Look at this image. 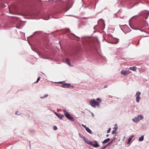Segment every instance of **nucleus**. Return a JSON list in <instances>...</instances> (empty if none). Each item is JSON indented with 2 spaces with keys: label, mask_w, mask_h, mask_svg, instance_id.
Listing matches in <instances>:
<instances>
[{
  "label": "nucleus",
  "mask_w": 149,
  "mask_h": 149,
  "mask_svg": "<svg viewBox=\"0 0 149 149\" xmlns=\"http://www.w3.org/2000/svg\"><path fill=\"white\" fill-rule=\"evenodd\" d=\"M54 127V130H56V126H53Z\"/></svg>",
  "instance_id": "a878e982"
},
{
  "label": "nucleus",
  "mask_w": 149,
  "mask_h": 149,
  "mask_svg": "<svg viewBox=\"0 0 149 149\" xmlns=\"http://www.w3.org/2000/svg\"><path fill=\"white\" fill-rule=\"evenodd\" d=\"M115 138H114L112 141H111V142H110V143H111V144L113 142V141L115 140Z\"/></svg>",
  "instance_id": "5701e85b"
},
{
  "label": "nucleus",
  "mask_w": 149,
  "mask_h": 149,
  "mask_svg": "<svg viewBox=\"0 0 149 149\" xmlns=\"http://www.w3.org/2000/svg\"><path fill=\"white\" fill-rule=\"evenodd\" d=\"M116 131V130H113V131H112V134H113L115 133Z\"/></svg>",
  "instance_id": "4be33fe9"
},
{
  "label": "nucleus",
  "mask_w": 149,
  "mask_h": 149,
  "mask_svg": "<svg viewBox=\"0 0 149 149\" xmlns=\"http://www.w3.org/2000/svg\"><path fill=\"white\" fill-rule=\"evenodd\" d=\"M91 145L95 148L99 147H100V145L97 143L96 141H95L94 143L92 142Z\"/></svg>",
  "instance_id": "0eeeda50"
},
{
  "label": "nucleus",
  "mask_w": 149,
  "mask_h": 149,
  "mask_svg": "<svg viewBox=\"0 0 149 149\" xmlns=\"http://www.w3.org/2000/svg\"><path fill=\"white\" fill-rule=\"evenodd\" d=\"M56 116L58 117L60 119H62L64 117V116L63 115H61L59 113H56Z\"/></svg>",
  "instance_id": "9b49d317"
},
{
  "label": "nucleus",
  "mask_w": 149,
  "mask_h": 149,
  "mask_svg": "<svg viewBox=\"0 0 149 149\" xmlns=\"http://www.w3.org/2000/svg\"><path fill=\"white\" fill-rule=\"evenodd\" d=\"M114 128H115V130H116V131L117 130V127H116V128L114 127Z\"/></svg>",
  "instance_id": "7c9ffc66"
},
{
  "label": "nucleus",
  "mask_w": 149,
  "mask_h": 149,
  "mask_svg": "<svg viewBox=\"0 0 149 149\" xmlns=\"http://www.w3.org/2000/svg\"><path fill=\"white\" fill-rule=\"evenodd\" d=\"M63 111L65 116L68 120L72 121L74 120V119L65 110L63 109Z\"/></svg>",
  "instance_id": "20e7f679"
},
{
  "label": "nucleus",
  "mask_w": 149,
  "mask_h": 149,
  "mask_svg": "<svg viewBox=\"0 0 149 149\" xmlns=\"http://www.w3.org/2000/svg\"><path fill=\"white\" fill-rule=\"evenodd\" d=\"M110 144H111V143H110L109 142V143H108L106 145H105V146L106 147V148H107V146H108Z\"/></svg>",
  "instance_id": "412c9836"
},
{
  "label": "nucleus",
  "mask_w": 149,
  "mask_h": 149,
  "mask_svg": "<svg viewBox=\"0 0 149 149\" xmlns=\"http://www.w3.org/2000/svg\"><path fill=\"white\" fill-rule=\"evenodd\" d=\"M54 113L56 114V112H55Z\"/></svg>",
  "instance_id": "e433bc0d"
},
{
  "label": "nucleus",
  "mask_w": 149,
  "mask_h": 149,
  "mask_svg": "<svg viewBox=\"0 0 149 149\" xmlns=\"http://www.w3.org/2000/svg\"><path fill=\"white\" fill-rule=\"evenodd\" d=\"M109 135L108 134H107V135L106 136L107 137V136H109Z\"/></svg>",
  "instance_id": "2f4dec72"
},
{
  "label": "nucleus",
  "mask_w": 149,
  "mask_h": 149,
  "mask_svg": "<svg viewBox=\"0 0 149 149\" xmlns=\"http://www.w3.org/2000/svg\"><path fill=\"white\" fill-rule=\"evenodd\" d=\"M134 17V16H133V17H132L131 18V19L133 17Z\"/></svg>",
  "instance_id": "c9c22d12"
},
{
  "label": "nucleus",
  "mask_w": 149,
  "mask_h": 149,
  "mask_svg": "<svg viewBox=\"0 0 149 149\" xmlns=\"http://www.w3.org/2000/svg\"><path fill=\"white\" fill-rule=\"evenodd\" d=\"M40 77H39L38 78L37 80V81H36V82H38V81H39L40 80Z\"/></svg>",
  "instance_id": "393cba45"
},
{
  "label": "nucleus",
  "mask_w": 149,
  "mask_h": 149,
  "mask_svg": "<svg viewBox=\"0 0 149 149\" xmlns=\"http://www.w3.org/2000/svg\"><path fill=\"white\" fill-rule=\"evenodd\" d=\"M48 96V94H45L43 97H40V98L42 99H43L44 98L47 97Z\"/></svg>",
  "instance_id": "6ab92c4d"
},
{
  "label": "nucleus",
  "mask_w": 149,
  "mask_h": 149,
  "mask_svg": "<svg viewBox=\"0 0 149 149\" xmlns=\"http://www.w3.org/2000/svg\"><path fill=\"white\" fill-rule=\"evenodd\" d=\"M68 31H70V30H69V29H68Z\"/></svg>",
  "instance_id": "58836bf2"
},
{
  "label": "nucleus",
  "mask_w": 149,
  "mask_h": 149,
  "mask_svg": "<svg viewBox=\"0 0 149 149\" xmlns=\"http://www.w3.org/2000/svg\"><path fill=\"white\" fill-rule=\"evenodd\" d=\"M135 0H118L117 4L122 6H125L128 5V8H131L135 5L138 4V2H136Z\"/></svg>",
  "instance_id": "f257e3e1"
},
{
  "label": "nucleus",
  "mask_w": 149,
  "mask_h": 149,
  "mask_svg": "<svg viewBox=\"0 0 149 149\" xmlns=\"http://www.w3.org/2000/svg\"><path fill=\"white\" fill-rule=\"evenodd\" d=\"M106 148V147L105 146H104L103 148H102L101 149H105Z\"/></svg>",
  "instance_id": "bb28decb"
},
{
  "label": "nucleus",
  "mask_w": 149,
  "mask_h": 149,
  "mask_svg": "<svg viewBox=\"0 0 149 149\" xmlns=\"http://www.w3.org/2000/svg\"><path fill=\"white\" fill-rule=\"evenodd\" d=\"M66 63L68 64L70 66H71V64L70 63L69 59L68 58H67L66 59Z\"/></svg>",
  "instance_id": "ddd939ff"
},
{
  "label": "nucleus",
  "mask_w": 149,
  "mask_h": 149,
  "mask_svg": "<svg viewBox=\"0 0 149 149\" xmlns=\"http://www.w3.org/2000/svg\"><path fill=\"white\" fill-rule=\"evenodd\" d=\"M144 137V136L142 135L139 138V141H143V140Z\"/></svg>",
  "instance_id": "f3484780"
},
{
  "label": "nucleus",
  "mask_w": 149,
  "mask_h": 149,
  "mask_svg": "<svg viewBox=\"0 0 149 149\" xmlns=\"http://www.w3.org/2000/svg\"><path fill=\"white\" fill-rule=\"evenodd\" d=\"M63 81H62H62L57 82H56V84H57V83H61L62 82H63Z\"/></svg>",
  "instance_id": "cd10ccee"
},
{
  "label": "nucleus",
  "mask_w": 149,
  "mask_h": 149,
  "mask_svg": "<svg viewBox=\"0 0 149 149\" xmlns=\"http://www.w3.org/2000/svg\"><path fill=\"white\" fill-rule=\"evenodd\" d=\"M96 100L97 101H95L94 100L90 101V103L93 107L95 108L96 106L98 107L100 106V103L102 102L101 99L98 98H97Z\"/></svg>",
  "instance_id": "f03ea898"
},
{
  "label": "nucleus",
  "mask_w": 149,
  "mask_h": 149,
  "mask_svg": "<svg viewBox=\"0 0 149 149\" xmlns=\"http://www.w3.org/2000/svg\"><path fill=\"white\" fill-rule=\"evenodd\" d=\"M91 115H92V116H93L94 117V114L93 113H92Z\"/></svg>",
  "instance_id": "c85d7f7f"
},
{
  "label": "nucleus",
  "mask_w": 149,
  "mask_h": 149,
  "mask_svg": "<svg viewBox=\"0 0 149 149\" xmlns=\"http://www.w3.org/2000/svg\"><path fill=\"white\" fill-rule=\"evenodd\" d=\"M141 94V93L139 91H138L136 92V101L137 102H139L140 101V97L139 96Z\"/></svg>",
  "instance_id": "423d86ee"
},
{
  "label": "nucleus",
  "mask_w": 149,
  "mask_h": 149,
  "mask_svg": "<svg viewBox=\"0 0 149 149\" xmlns=\"http://www.w3.org/2000/svg\"><path fill=\"white\" fill-rule=\"evenodd\" d=\"M129 69L133 71H136L137 69V68L135 66H133L130 68Z\"/></svg>",
  "instance_id": "f8f14e48"
},
{
  "label": "nucleus",
  "mask_w": 149,
  "mask_h": 149,
  "mask_svg": "<svg viewBox=\"0 0 149 149\" xmlns=\"http://www.w3.org/2000/svg\"><path fill=\"white\" fill-rule=\"evenodd\" d=\"M107 86H105V88H106V87H107Z\"/></svg>",
  "instance_id": "72a5a7b5"
},
{
  "label": "nucleus",
  "mask_w": 149,
  "mask_h": 149,
  "mask_svg": "<svg viewBox=\"0 0 149 149\" xmlns=\"http://www.w3.org/2000/svg\"><path fill=\"white\" fill-rule=\"evenodd\" d=\"M86 131L88 132V133H90L91 134L92 133V132L91 131V130L88 127H87L86 128Z\"/></svg>",
  "instance_id": "4468645a"
},
{
  "label": "nucleus",
  "mask_w": 149,
  "mask_h": 149,
  "mask_svg": "<svg viewBox=\"0 0 149 149\" xmlns=\"http://www.w3.org/2000/svg\"><path fill=\"white\" fill-rule=\"evenodd\" d=\"M83 140L85 142V143L91 145L92 142L88 140V139H86V137L83 139Z\"/></svg>",
  "instance_id": "9d476101"
},
{
  "label": "nucleus",
  "mask_w": 149,
  "mask_h": 149,
  "mask_svg": "<svg viewBox=\"0 0 149 149\" xmlns=\"http://www.w3.org/2000/svg\"><path fill=\"white\" fill-rule=\"evenodd\" d=\"M134 136V135H132L128 139L127 143H129L131 141L133 137Z\"/></svg>",
  "instance_id": "2eb2a0df"
},
{
  "label": "nucleus",
  "mask_w": 149,
  "mask_h": 149,
  "mask_svg": "<svg viewBox=\"0 0 149 149\" xmlns=\"http://www.w3.org/2000/svg\"><path fill=\"white\" fill-rule=\"evenodd\" d=\"M110 140V139L109 138H108L105 140H104V141L102 142V143L103 144H104L107 143Z\"/></svg>",
  "instance_id": "dca6fc26"
},
{
  "label": "nucleus",
  "mask_w": 149,
  "mask_h": 149,
  "mask_svg": "<svg viewBox=\"0 0 149 149\" xmlns=\"http://www.w3.org/2000/svg\"><path fill=\"white\" fill-rule=\"evenodd\" d=\"M40 2L41 1V0H38Z\"/></svg>",
  "instance_id": "f704fd0d"
},
{
  "label": "nucleus",
  "mask_w": 149,
  "mask_h": 149,
  "mask_svg": "<svg viewBox=\"0 0 149 149\" xmlns=\"http://www.w3.org/2000/svg\"><path fill=\"white\" fill-rule=\"evenodd\" d=\"M70 86V84L66 83H64L61 85V86L64 88H69Z\"/></svg>",
  "instance_id": "6e6552de"
},
{
  "label": "nucleus",
  "mask_w": 149,
  "mask_h": 149,
  "mask_svg": "<svg viewBox=\"0 0 149 149\" xmlns=\"http://www.w3.org/2000/svg\"><path fill=\"white\" fill-rule=\"evenodd\" d=\"M82 125L83 127H84L85 128V129H86V127H86V126L85 125H84L83 124H82Z\"/></svg>",
  "instance_id": "b1692460"
},
{
  "label": "nucleus",
  "mask_w": 149,
  "mask_h": 149,
  "mask_svg": "<svg viewBox=\"0 0 149 149\" xmlns=\"http://www.w3.org/2000/svg\"><path fill=\"white\" fill-rule=\"evenodd\" d=\"M61 3L66 8L65 9L69 10L72 7L74 1L72 0H69L67 1L66 2L62 1Z\"/></svg>",
  "instance_id": "7ed1b4c3"
},
{
  "label": "nucleus",
  "mask_w": 149,
  "mask_h": 149,
  "mask_svg": "<svg viewBox=\"0 0 149 149\" xmlns=\"http://www.w3.org/2000/svg\"><path fill=\"white\" fill-rule=\"evenodd\" d=\"M121 73L122 74H124V75L125 76L129 74L130 73V72L129 70L124 71V70H122L121 71Z\"/></svg>",
  "instance_id": "1a4fd4ad"
},
{
  "label": "nucleus",
  "mask_w": 149,
  "mask_h": 149,
  "mask_svg": "<svg viewBox=\"0 0 149 149\" xmlns=\"http://www.w3.org/2000/svg\"><path fill=\"white\" fill-rule=\"evenodd\" d=\"M17 112H18L17 111L16 112V113H15L16 114H18Z\"/></svg>",
  "instance_id": "c756f323"
},
{
  "label": "nucleus",
  "mask_w": 149,
  "mask_h": 149,
  "mask_svg": "<svg viewBox=\"0 0 149 149\" xmlns=\"http://www.w3.org/2000/svg\"><path fill=\"white\" fill-rule=\"evenodd\" d=\"M72 35H74V36H75L74 34H73V33H72Z\"/></svg>",
  "instance_id": "473e14b6"
},
{
  "label": "nucleus",
  "mask_w": 149,
  "mask_h": 149,
  "mask_svg": "<svg viewBox=\"0 0 149 149\" xmlns=\"http://www.w3.org/2000/svg\"><path fill=\"white\" fill-rule=\"evenodd\" d=\"M143 116L142 115H139L137 117H135L134 118L132 119V120L134 123H137L140 120L143 119Z\"/></svg>",
  "instance_id": "39448f33"
},
{
  "label": "nucleus",
  "mask_w": 149,
  "mask_h": 149,
  "mask_svg": "<svg viewBox=\"0 0 149 149\" xmlns=\"http://www.w3.org/2000/svg\"><path fill=\"white\" fill-rule=\"evenodd\" d=\"M56 0V2L57 1H58V0Z\"/></svg>",
  "instance_id": "4c0bfd02"
},
{
  "label": "nucleus",
  "mask_w": 149,
  "mask_h": 149,
  "mask_svg": "<svg viewBox=\"0 0 149 149\" xmlns=\"http://www.w3.org/2000/svg\"><path fill=\"white\" fill-rule=\"evenodd\" d=\"M79 136L81 138L83 139L85 138V137L83 135H81V134L79 133Z\"/></svg>",
  "instance_id": "a211bd4d"
},
{
  "label": "nucleus",
  "mask_w": 149,
  "mask_h": 149,
  "mask_svg": "<svg viewBox=\"0 0 149 149\" xmlns=\"http://www.w3.org/2000/svg\"><path fill=\"white\" fill-rule=\"evenodd\" d=\"M111 129L110 128H109L108 129V130L107 131V133H109L111 131Z\"/></svg>",
  "instance_id": "aec40b11"
}]
</instances>
